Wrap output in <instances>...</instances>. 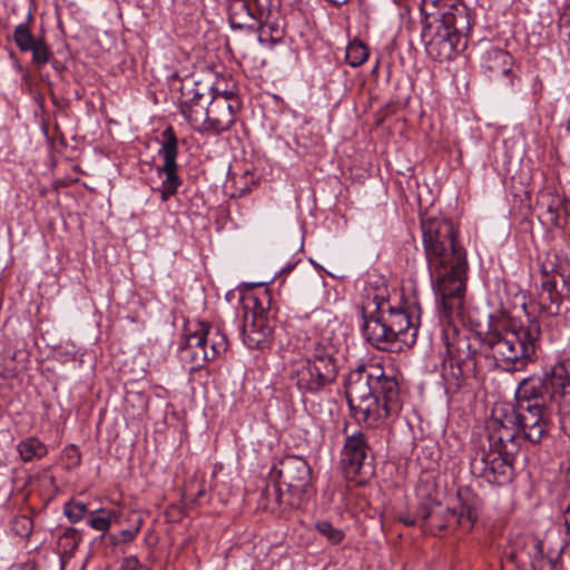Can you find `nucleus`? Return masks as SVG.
<instances>
[{"label":"nucleus","instance_id":"aec40b11","mask_svg":"<svg viewBox=\"0 0 570 570\" xmlns=\"http://www.w3.org/2000/svg\"><path fill=\"white\" fill-rule=\"evenodd\" d=\"M32 20L31 13L28 14V20L16 26L12 39L21 52H31L32 62L37 66H43L49 62L51 51L42 37L33 36L30 21Z\"/></svg>","mask_w":570,"mask_h":570},{"label":"nucleus","instance_id":"c85d7f7f","mask_svg":"<svg viewBox=\"0 0 570 570\" xmlns=\"http://www.w3.org/2000/svg\"><path fill=\"white\" fill-rule=\"evenodd\" d=\"M81 541L80 532L75 528H68L58 538V547L65 554H73Z\"/></svg>","mask_w":570,"mask_h":570},{"label":"nucleus","instance_id":"bb28decb","mask_svg":"<svg viewBox=\"0 0 570 570\" xmlns=\"http://www.w3.org/2000/svg\"><path fill=\"white\" fill-rule=\"evenodd\" d=\"M116 510L99 509L90 512L88 524L97 531H107L111 523L117 520Z\"/></svg>","mask_w":570,"mask_h":570},{"label":"nucleus","instance_id":"4be33fe9","mask_svg":"<svg viewBox=\"0 0 570 570\" xmlns=\"http://www.w3.org/2000/svg\"><path fill=\"white\" fill-rule=\"evenodd\" d=\"M459 8H466L462 0H422L420 7L424 17L422 21H446L456 17Z\"/></svg>","mask_w":570,"mask_h":570},{"label":"nucleus","instance_id":"ddd939ff","mask_svg":"<svg viewBox=\"0 0 570 570\" xmlns=\"http://www.w3.org/2000/svg\"><path fill=\"white\" fill-rule=\"evenodd\" d=\"M515 458L503 455L500 451L492 449H480L471 458V473L491 485H508L515 476Z\"/></svg>","mask_w":570,"mask_h":570},{"label":"nucleus","instance_id":"6ab92c4d","mask_svg":"<svg viewBox=\"0 0 570 570\" xmlns=\"http://www.w3.org/2000/svg\"><path fill=\"white\" fill-rule=\"evenodd\" d=\"M238 98L229 100L223 96H213L208 108V120L203 134L220 135L230 129L235 122V114L239 109Z\"/></svg>","mask_w":570,"mask_h":570},{"label":"nucleus","instance_id":"5701e85b","mask_svg":"<svg viewBox=\"0 0 570 570\" xmlns=\"http://www.w3.org/2000/svg\"><path fill=\"white\" fill-rule=\"evenodd\" d=\"M513 66V57L503 49L491 48L487 51L483 68L493 77H505L508 83H512L509 78Z\"/></svg>","mask_w":570,"mask_h":570},{"label":"nucleus","instance_id":"f8f14e48","mask_svg":"<svg viewBox=\"0 0 570 570\" xmlns=\"http://www.w3.org/2000/svg\"><path fill=\"white\" fill-rule=\"evenodd\" d=\"M518 400L514 393V405L511 414L503 419L493 417L488 425L489 449L500 451L503 455L517 456L521 449V441L528 440L532 444H540L549 435L540 440H531L518 413Z\"/></svg>","mask_w":570,"mask_h":570},{"label":"nucleus","instance_id":"9b49d317","mask_svg":"<svg viewBox=\"0 0 570 570\" xmlns=\"http://www.w3.org/2000/svg\"><path fill=\"white\" fill-rule=\"evenodd\" d=\"M443 336L446 347L443 376L455 390H459L466 379L474 377L478 373V348L473 346L470 336L458 334L455 328L451 338L445 331Z\"/></svg>","mask_w":570,"mask_h":570},{"label":"nucleus","instance_id":"a18cd8bd","mask_svg":"<svg viewBox=\"0 0 570 570\" xmlns=\"http://www.w3.org/2000/svg\"><path fill=\"white\" fill-rule=\"evenodd\" d=\"M30 570H35V568L32 567V568H30Z\"/></svg>","mask_w":570,"mask_h":570},{"label":"nucleus","instance_id":"4c0bfd02","mask_svg":"<svg viewBox=\"0 0 570 570\" xmlns=\"http://www.w3.org/2000/svg\"><path fill=\"white\" fill-rule=\"evenodd\" d=\"M557 226L561 225V218H570V200L562 196V204L556 207Z\"/></svg>","mask_w":570,"mask_h":570},{"label":"nucleus","instance_id":"39448f33","mask_svg":"<svg viewBox=\"0 0 570 570\" xmlns=\"http://www.w3.org/2000/svg\"><path fill=\"white\" fill-rule=\"evenodd\" d=\"M304 357L294 365L291 379L303 394H317L332 385L338 375V343L330 321H317L298 337Z\"/></svg>","mask_w":570,"mask_h":570},{"label":"nucleus","instance_id":"b1692460","mask_svg":"<svg viewBox=\"0 0 570 570\" xmlns=\"http://www.w3.org/2000/svg\"><path fill=\"white\" fill-rule=\"evenodd\" d=\"M561 204L562 195L557 193L554 189L547 188L541 190L538 195L537 205L543 210L542 216L551 226L557 227L556 207Z\"/></svg>","mask_w":570,"mask_h":570},{"label":"nucleus","instance_id":"412c9836","mask_svg":"<svg viewBox=\"0 0 570 570\" xmlns=\"http://www.w3.org/2000/svg\"><path fill=\"white\" fill-rule=\"evenodd\" d=\"M228 21L233 29L255 30L267 17L258 16L250 0H227Z\"/></svg>","mask_w":570,"mask_h":570},{"label":"nucleus","instance_id":"6e6552de","mask_svg":"<svg viewBox=\"0 0 570 570\" xmlns=\"http://www.w3.org/2000/svg\"><path fill=\"white\" fill-rule=\"evenodd\" d=\"M276 483L267 485L265 495L277 505L298 508L314 494L312 469L306 460L298 455H286L269 473Z\"/></svg>","mask_w":570,"mask_h":570},{"label":"nucleus","instance_id":"c756f323","mask_svg":"<svg viewBox=\"0 0 570 570\" xmlns=\"http://www.w3.org/2000/svg\"><path fill=\"white\" fill-rule=\"evenodd\" d=\"M316 530L325 537L331 544H338L343 541L345 533L343 530L335 528L328 521H318L315 524Z\"/></svg>","mask_w":570,"mask_h":570},{"label":"nucleus","instance_id":"473e14b6","mask_svg":"<svg viewBox=\"0 0 570 570\" xmlns=\"http://www.w3.org/2000/svg\"><path fill=\"white\" fill-rule=\"evenodd\" d=\"M137 528H128V529H124L119 532V534H110L109 535V540L112 544L117 546V544H120V543H128V542H131L136 535H137Z\"/></svg>","mask_w":570,"mask_h":570},{"label":"nucleus","instance_id":"2eb2a0df","mask_svg":"<svg viewBox=\"0 0 570 570\" xmlns=\"http://www.w3.org/2000/svg\"><path fill=\"white\" fill-rule=\"evenodd\" d=\"M249 303H253V307H255L257 298L248 296L245 298V303L243 304V342L248 348L263 350L271 343L273 327L269 324L267 316L264 314L263 308L257 312L249 306Z\"/></svg>","mask_w":570,"mask_h":570},{"label":"nucleus","instance_id":"72a5a7b5","mask_svg":"<svg viewBox=\"0 0 570 570\" xmlns=\"http://www.w3.org/2000/svg\"><path fill=\"white\" fill-rule=\"evenodd\" d=\"M528 547L530 548L528 557L530 559L531 566L534 567L535 562L542 560L543 557L542 542L538 539H531L528 542Z\"/></svg>","mask_w":570,"mask_h":570},{"label":"nucleus","instance_id":"f704fd0d","mask_svg":"<svg viewBox=\"0 0 570 570\" xmlns=\"http://www.w3.org/2000/svg\"><path fill=\"white\" fill-rule=\"evenodd\" d=\"M63 456L69 461L70 465L77 466L81 462V453L79 449L73 445L69 444L63 449Z\"/></svg>","mask_w":570,"mask_h":570},{"label":"nucleus","instance_id":"58836bf2","mask_svg":"<svg viewBox=\"0 0 570 570\" xmlns=\"http://www.w3.org/2000/svg\"><path fill=\"white\" fill-rule=\"evenodd\" d=\"M176 194H177V190L161 185L160 198L163 202L168 200L171 196H174Z\"/></svg>","mask_w":570,"mask_h":570},{"label":"nucleus","instance_id":"cd10ccee","mask_svg":"<svg viewBox=\"0 0 570 570\" xmlns=\"http://www.w3.org/2000/svg\"><path fill=\"white\" fill-rule=\"evenodd\" d=\"M367 58L368 49L363 42L354 40L348 43L346 48L345 60L351 67H360L367 60Z\"/></svg>","mask_w":570,"mask_h":570},{"label":"nucleus","instance_id":"2f4dec72","mask_svg":"<svg viewBox=\"0 0 570 570\" xmlns=\"http://www.w3.org/2000/svg\"><path fill=\"white\" fill-rule=\"evenodd\" d=\"M399 521L406 527L420 525L422 523V517L419 513V505L414 509L409 508L404 512L399 514Z\"/></svg>","mask_w":570,"mask_h":570},{"label":"nucleus","instance_id":"f257e3e1","mask_svg":"<svg viewBox=\"0 0 570 570\" xmlns=\"http://www.w3.org/2000/svg\"><path fill=\"white\" fill-rule=\"evenodd\" d=\"M429 276L445 316L460 308L465 293L466 250L458 240L453 223L443 217L421 222Z\"/></svg>","mask_w":570,"mask_h":570},{"label":"nucleus","instance_id":"423d86ee","mask_svg":"<svg viewBox=\"0 0 570 570\" xmlns=\"http://www.w3.org/2000/svg\"><path fill=\"white\" fill-rule=\"evenodd\" d=\"M362 334L365 341L381 351H395L396 343L413 346L417 338L421 306L415 301L407 306L377 304L375 313L366 315L363 311Z\"/></svg>","mask_w":570,"mask_h":570},{"label":"nucleus","instance_id":"7ed1b4c3","mask_svg":"<svg viewBox=\"0 0 570 570\" xmlns=\"http://www.w3.org/2000/svg\"><path fill=\"white\" fill-rule=\"evenodd\" d=\"M345 396L358 423L376 425L402 409L396 375L380 364H361L345 380Z\"/></svg>","mask_w":570,"mask_h":570},{"label":"nucleus","instance_id":"a211bd4d","mask_svg":"<svg viewBox=\"0 0 570 570\" xmlns=\"http://www.w3.org/2000/svg\"><path fill=\"white\" fill-rule=\"evenodd\" d=\"M160 149L158 155L163 158L164 164L157 168L159 177L164 176L163 186L173 188L178 191L183 180L178 175V139L171 126L166 127L160 135Z\"/></svg>","mask_w":570,"mask_h":570},{"label":"nucleus","instance_id":"e433bc0d","mask_svg":"<svg viewBox=\"0 0 570 570\" xmlns=\"http://www.w3.org/2000/svg\"><path fill=\"white\" fill-rule=\"evenodd\" d=\"M118 570H149L146 566L141 564L140 561L131 556L127 557L121 561Z\"/></svg>","mask_w":570,"mask_h":570},{"label":"nucleus","instance_id":"f3484780","mask_svg":"<svg viewBox=\"0 0 570 570\" xmlns=\"http://www.w3.org/2000/svg\"><path fill=\"white\" fill-rule=\"evenodd\" d=\"M212 92H205L198 83H193L190 88L181 87L179 97V110L191 128L203 134V127L208 120V108L210 105Z\"/></svg>","mask_w":570,"mask_h":570},{"label":"nucleus","instance_id":"37998d69","mask_svg":"<svg viewBox=\"0 0 570 570\" xmlns=\"http://www.w3.org/2000/svg\"><path fill=\"white\" fill-rule=\"evenodd\" d=\"M326 1L335 7H341L348 2V0H326Z\"/></svg>","mask_w":570,"mask_h":570},{"label":"nucleus","instance_id":"9d476101","mask_svg":"<svg viewBox=\"0 0 570 570\" xmlns=\"http://www.w3.org/2000/svg\"><path fill=\"white\" fill-rule=\"evenodd\" d=\"M541 271L538 304L548 315H558L564 299H570V263L554 249L540 254Z\"/></svg>","mask_w":570,"mask_h":570},{"label":"nucleus","instance_id":"0eeeda50","mask_svg":"<svg viewBox=\"0 0 570 570\" xmlns=\"http://www.w3.org/2000/svg\"><path fill=\"white\" fill-rule=\"evenodd\" d=\"M456 495L460 502L459 510L430 499L419 503V513L422 517L421 529L424 532L436 535L444 530L472 531L483 501L470 487L459 488Z\"/></svg>","mask_w":570,"mask_h":570},{"label":"nucleus","instance_id":"f03ea898","mask_svg":"<svg viewBox=\"0 0 570 570\" xmlns=\"http://www.w3.org/2000/svg\"><path fill=\"white\" fill-rule=\"evenodd\" d=\"M518 413L531 440L549 435L553 415L570 406V358L557 362L543 375L522 379L515 389Z\"/></svg>","mask_w":570,"mask_h":570},{"label":"nucleus","instance_id":"dca6fc26","mask_svg":"<svg viewBox=\"0 0 570 570\" xmlns=\"http://www.w3.org/2000/svg\"><path fill=\"white\" fill-rule=\"evenodd\" d=\"M371 448L365 433L357 431L346 435L342 450V466L347 478L366 476L372 473L367 462Z\"/></svg>","mask_w":570,"mask_h":570},{"label":"nucleus","instance_id":"c03bdc74","mask_svg":"<svg viewBox=\"0 0 570 570\" xmlns=\"http://www.w3.org/2000/svg\"><path fill=\"white\" fill-rule=\"evenodd\" d=\"M24 522H27L29 525L31 524V521L28 519H23Z\"/></svg>","mask_w":570,"mask_h":570},{"label":"nucleus","instance_id":"4468645a","mask_svg":"<svg viewBox=\"0 0 570 570\" xmlns=\"http://www.w3.org/2000/svg\"><path fill=\"white\" fill-rule=\"evenodd\" d=\"M228 348L226 334L220 327L200 324V330L186 337L181 353H190L194 365L191 371L203 367L208 361L216 358Z\"/></svg>","mask_w":570,"mask_h":570},{"label":"nucleus","instance_id":"79ce46f5","mask_svg":"<svg viewBox=\"0 0 570 570\" xmlns=\"http://www.w3.org/2000/svg\"><path fill=\"white\" fill-rule=\"evenodd\" d=\"M135 517H136V518H135V520H134V522H132V525H131V527H132V528H137V533H139V531H140V529H141V525H142V523H144V520H142V518H141L140 515H138V514H135Z\"/></svg>","mask_w":570,"mask_h":570},{"label":"nucleus","instance_id":"c9c22d12","mask_svg":"<svg viewBox=\"0 0 570 570\" xmlns=\"http://www.w3.org/2000/svg\"><path fill=\"white\" fill-rule=\"evenodd\" d=\"M256 4V11L261 17H268L273 13L276 0H250Z\"/></svg>","mask_w":570,"mask_h":570},{"label":"nucleus","instance_id":"a19ab883","mask_svg":"<svg viewBox=\"0 0 570 570\" xmlns=\"http://www.w3.org/2000/svg\"><path fill=\"white\" fill-rule=\"evenodd\" d=\"M206 488L204 484L200 485L197 493L195 494V498L193 499V502H198L206 494Z\"/></svg>","mask_w":570,"mask_h":570},{"label":"nucleus","instance_id":"7c9ffc66","mask_svg":"<svg viewBox=\"0 0 570 570\" xmlns=\"http://www.w3.org/2000/svg\"><path fill=\"white\" fill-rule=\"evenodd\" d=\"M87 505L80 501H70L63 507V513L71 523L81 521L87 514Z\"/></svg>","mask_w":570,"mask_h":570},{"label":"nucleus","instance_id":"ea45409f","mask_svg":"<svg viewBox=\"0 0 570 570\" xmlns=\"http://www.w3.org/2000/svg\"><path fill=\"white\" fill-rule=\"evenodd\" d=\"M213 90L215 91V94H212V96H223V97L228 98L229 100H232V98H238L232 90L220 91L217 88H214Z\"/></svg>","mask_w":570,"mask_h":570},{"label":"nucleus","instance_id":"a878e982","mask_svg":"<svg viewBox=\"0 0 570 570\" xmlns=\"http://www.w3.org/2000/svg\"><path fill=\"white\" fill-rule=\"evenodd\" d=\"M254 31H258V40L261 43L268 45L279 43L285 35V30L279 22L272 20V14L257 26V29Z\"/></svg>","mask_w":570,"mask_h":570},{"label":"nucleus","instance_id":"20e7f679","mask_svg":"<svg viewBox=\"0 0 570 570\" xmlns=\"http://www.w3.org/2000/svg\"><path fill=\"white\" fill-rule=\"evenodd\" d=\"M541 326L537 318L525 321H491L488 331L480 335L487 357L505 372H521L533 364L540 346Z\"/></svg>","mask_w":570,"mask_h":570},{"label":"nucleus","instance_id":"393cba45","mask_svg":"<svg viewBox=\"0 0 570 570\" xmlns=\"http://www.w3.org/2000/svg\"><path fill=\"white\" fill-rule=\"evenodd\" d=\"M17 451L23 462L41 460L48 454V446L36 436H29L17 444Z\"/></svg>","mask_w":570,"mask_h":570},{"label":"nucleus","instance_id":"1a4fd4ad","mask_svg":"<svg viewBox=\"0 0 570 570\" xmlns=\"http://www.w3.org/2000/svg\"><path fill=\"white\" fill-rule=\"evenodd\" d=\"M421 38L426 53L435 61H449L466 47L464 39L471 29L468 8H459L449 20L422 21Z\"/></svg>","mask_w":570,"mask_h":570}]
</instances>
